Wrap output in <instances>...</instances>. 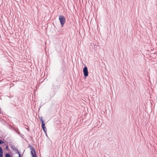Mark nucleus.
<instances>
[{
	"mask_svg": "<svg viewBox=\"0 0 157 157\" xmlns=\"http://www.w3.org/2000/svg\"><path fill=\"white\" fill-rule=\"evenodd\" d=\"M40 119V121H41L42 124V122H44V121L43 120L42 117H39Z\"/></svg>",
	"mask_w": 157,
	"mask_h": 157,
	"instance_id": "nucleus-8",
	"label": "nucleus"
},
{
	"mask_svg": "<svg viewBox=\"0 0 157 157\" xmlns=\"http://www.w3.org/2000/svg\"><path fill=\"white\" fill-rule=\"evenodd\" d=\"M6 157H11L10 154L9 153H6L5 155Z\"/></svg>",
	"mask_w": 157,
	"mask_h": 157,
	"instance_id": "nucleus-7",
	"label": "nucleus"
},
{
	"mask_svg": "<svg viewBox=\"0 0 157 157\" xmlns=\"http://www.w3.org/2000/svg\"><path fill=\"white\" fill-rule=\"evenodd\" d=\"M42 128L43 131H44V133L46 135V136H47V129L45 127V124L44 123V122H42Z\"/></svg>",
	"mask_w": 157,
	"mask_h": 157,
	"instance_id": "nucleus-3",
	"label": "nucleus"
},
{
	"mask_svg": "<svg viewBox=\"0 0 157 157\" xmlns=\"http://www.w3.org/2000/svg\"><path fill=\"white\" fill-rule=\"evenodd\" d=\"M17 153L19 155V157H21V154L17 150Z\"/></svg>",
	"mask_w": 157,
	"mask_h": 157,
	"instance_id": "nucleus-10",
	"label": "nucleus"
},
{
	"mask_svg": "<svg viewBox=\"0 0 157 157\" xmlns=\"http://www.w3.org/2000/svg\"><path fill=\"white\" fill-rule=\"evenodd\" d=\"M4 143V142L2 140H0V144Z\"/></svg>",
	"mask_w": 157,
	"mask_h": 157,
	"instance_id": "nucleus-9",
	"label": "nucleus"
},
{
	"mask_svg": "<svg viewBox=\"0 0 157 157\" xmlns=\"http://www.w3.org/2000/svg\"><path fill=\"white\" fill-rule=\"evenodd\" d=\"M32 155V157H37L35 151L32 152V153H31Z\"/></svg>",
	"mask_w": 157,
	"mask_h": 157,
	"instance_id": "nucleus-5",
	"label": "nucleus"
},
{
	"mask_svg": "<svg viewBox=\"0 0 157 157\" xmlns=\"http://www.w3.org/2000/svg\"><path fill=\"white\" fill-rule=\"evenodd\" d=\"M59 18L61 25L63 27L65 22L66 19L64 16L61 15L59 16Z\"/></svg>",
	"mask_w": 157,
	"mask_h": 157,
	"instance_id": "nucleus-1",
	"label": "nucleus"
},
{
	"mask_svg": "<svg viewBox=\"0 0 157 157\" xmlns=\"http://www.w3.org/2000/svg\"><path fill=\"white\" fill-rule=\"evenodd\" d=\"M8 149V146L7 145L6 147V149Z\"/></svg>",
	"mask_w": 157,
	"mask_h": 157,
	"instance_id": "nucleus-11",
	"label": "nucleus"
},
{
	"mask_svg": "<svg viewBox=\"0 0 157 157\" xmlns=\"http://www.w3.org/2000/svg\"><path fill=\"white\" fill-rule=\"evenodd\" d=\"M29 147L31 150V153H32L33 151H35V148H33L32 146L30 144H29Z\"/></svg>",
	"mask_w": 157,
	"mask_h": 157,
	"instance_id": "nucleus-4",
	"label": "nucleus"
},
{
	"mask_svg": "<svg viewBox=\"0 0 157 157\" xmlns=\"http://www.w3.org/2000/svg\"><path fill=\"white\" fill-rule=\"evenodd\" d=\"M83 71L84 76L85 77L87 76L88 75V72L87 67H85L83 68Z\"/></svg>",
	"mask_w": 157,
	"mask_h": 157,
	"instance_id": "nucleus-2",
	"label": "nucleus"
},
{
	"mask_svg": "<svg viewBox=\"0 0 157 157\" xmlns=\"http://www.w3.org/2000/svg\"><path fill=\"white\" fill-rule=\"evenodd\" d=\"M3 151L1 147L0 146V157L3 156Z\"/></svg>",
	"mask_w": 157,
	"mask_h": 157,
	"instance_id": "nucleus-6",
	"label": "nucleus"
}]
</instances>
